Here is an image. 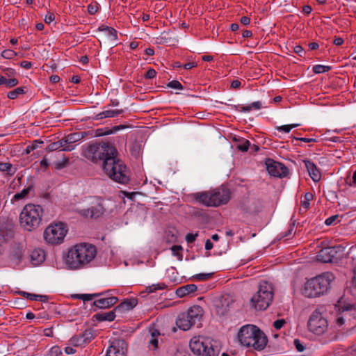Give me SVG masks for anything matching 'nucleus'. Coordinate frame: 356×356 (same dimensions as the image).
Returning a JSON list of instances; mask_svg holds the SVG:
<instances>
[{"mask_svg": "<svg viewBox=\"0 0 356 356\" xmlns=\"http://www.w3.org/2000/svg\"><path fill=\"white\" fill-rule=\"evenodd\" d=\"M97 255L96 247L90 243H77L70 248L65 257V262L70 270H79L90 266Z\"/></svg>", "mask_w": 356, "mask_h": 356, "instance_id": "f257e3e1", "label": "nucleus"}, {"mask_svg": "<svg viewBox=\"0 0 356 356\" xmlns=\"http://www.w3.org/2000/svg\"><path fill=\"white\" fill-rule=\"evenodd\" d=\"M238 339L242 346L252 347L257 350H264L268 343L266 335L254 325L241 327L238 332Z\"/></svg>", "mask_w": 356, "mask_h": 356, "instance_id": "f03ea898", "label": "nucleus"}, {"mask_svg": "<svg viewBox=\"0 0 356 356\" xmlns=\"http://www.w3.org/2000/svg\"><path fill=\"white\" fill-rule=\"evenodd\" d=\"M118 154L107 157L102 169L106 175L115 182L127 184L130 180V172L124 163L117 157Z\"/></svg>", "mask_w": 356, "mask_h": 356, "instance_id": "7ed1b4c3", "label": "nucleus"}, {"mask_svg": "<svg viewBox=\"0 0 356 356\" xmlns=\"http://www.w3.org/2000/svg\"><path fill=\"white\" fill-rule=\"evenodd\" d=\"M191 195L197 202L206 207H218L229 201L231 192L227 188L220 187L209 191L195 193Z\"/></svg>", "mask_w": 356, "mask_h": 356, "instance_id": "20e7f679", "label": "nucleus"}, {"mask_svg": "<svg viewBox=\"0 0 356 356\" xmlns=\"http://www.w3.org/2000/svg\"><path fill=\"white\" fill-rule=\"evenodd\" d=\"M334 280V275L325 272L309 280L305 284L303 294L307 298H316L326 293L330 288L331 282Z\"/></svg>", "mask_w": 356, "mask_h": 356, "instance_id": "39448f33", "label": "nucleus"}, {"mask_svg": "<svg viewBox=\"0 0 356 356\" xmlns=\"http://www.w3.org/2000/svg\"><path fill=\"white\" fill-rule=\"evenodd\" d=\"M118 154L114 146L109 143H89L83 149V155L94 163H100L102 166L107 157Z\"/></svg>", "mask_w": 356, "mask_h": 356, "instance_id": "423d86ee", "label": "nucleus"}, {"mask_svg": "<svg viewBox=\"0 0 356 356\" xmlns=\"http://www.w3.org/2000/svg\"><path fill=\"white\" fill-rule=\"evenodd\" d=\"M43 209L40 205L26 204L19 215L20 225L28 231L36 229L40 224Z\"/></svg>", "mask_w": 356, "mask_h": 356, "instance_id": "0eeeda50", "label": "nucleus"}, {"mask_svg": "<svg viewBox=\"0 0 356 356\" xmlns=\"http://www.w3.org/2000/svg\"><path fill=\"white\" fill-rule=\"evenodd\" d=\"M273 299V288L266 281H261L257 292L252 297L251 303L258 310H265L271 304Z\"/></svg>", "mask_w": 356, "mask_h": 356, "instance_id": "6e6552de", "label": "nucleus"}, {"mask_svg": "<svg viewBox=\"0 0 356 356\" xmlns=\"http://www.w3.org/2000/svg\"><path fill=\"white\" fill-rule=\"evenodd\" d=\"M203 316V309L200 306L191 307L186 312L181 313L176 321L177 327L184 331L199 323Z\"/></svg>", "mask_w": 356, "mask_h": 356, "instance_id": "1a4fd4ad", "label": "nucleus"}, {"mask_svg": "<svg viewBox=\"0 0 356 356\" xmlns=\"http://www.w3.org/2000/svg\"><path fill=\"white\" fill-rule=\"evenodd\" d=\"M190 348L193 353L202 356H217L219 352L209 339L201 337H194L191 339Z\"/></svg>", "mask_w": 356, "mask_h": 356, "instance_id": "9d476101", "label": "nucleus"}, {"mask_svg": "<svg viewBox=\"0 0 356 356\" xmlns=\"http://www.w3.org/2000/svg\"><path fill=\"white\" fill-rule=\"evenodd\" d=\"M65 224L62 222L49 225L44 232V238L53 245L61 243L67 234Z\"/></svg>", "mask_w": 356, "mask_h": 356, "instance_id": "9b49d317", "label": "nucleus"}, {"mask_svg": "<svg viewBox=\"0 0 356 356\" xmlns=\"http://www.w3.org/2000/svg\"><path fill=\"white\" fill-rule=\"evenodd\" d=\"M105 211L102 200L97 197H92L89 207L87 209H78L77 213L85 218H97L102 216Z\"/></svg>", "mask_w": 356, "mask_h": 356, "instance_id": "f8f14e48", "label": "nucleus"}, {"mask_svg": "<svg viewBox=\"0 0 356 356\" xmlns=\"http://www.w3.org/2000/svg\"><path fill=\"white\" fill-rule=\"evenodd\" d=\"M309 330L316 334H321L327 328V321L318 311H314L308 321Z\"/></svg>", "mask_w": 356, "mask_h": 356, "instance_id": "ddd939ff", "label": "nucleus"}, {"mask_svg": "<svg viewBox=\"0 0 356 356\" xmlns=\"http://www.w3.org/2000/svg\"><path fill=\"white\" fill-rule=\"evenodd\" d=\"M240 209L245 213L256 214L261 209V202L260 200L254 197H244L240 202Z\"/></svg>", "mask_w": 356, "mask_h": 356, "instance_id": "4468645a", "label": "nucleus"}, {"mask_svg": "<svg viewBox=\"0 0 356 356\" xmlns=\"http://www.w3.org/2000/svg\"><path fill=\"white\" fill-rule=\"evenodd\" d=\"M266 170L274 177H283L289 174V169L282 163L275 161L271 159H266Z\"/></svg>", "mask_w": 356, "mask_h": 356, "instance_id": "2eb2a0df", "label": "nucleus"}, {"mask_svg": "<svg viewBox=\"0 0 356 356\" xmlns=\"http://www.w3.org/2000/svg\"><path fill=\"white\" fill-rule=\"evenodd\" d=\"M341 249L340 245L322 248L317 254V260L323 263L332 262Z\"/></svg>", "mask_w": 356, "mask_h": 356, "instance_id": "dca6fc26", "label": "nucleus"}, {"mask_svg": "<svg viewBox=\"0 0 356 356\" xmlns=\"http://www.w3.org/2000/svg\"><path fill=\"white\" fill-rule=\"evenodd\" d=\"M127 343L123 339H115L108 347L106 356H126Z\"/></svg>", "mask_w": 356, "mask_h": 356, "instance_id": "f3484780", "label": "nucleus"}, {"mask_svg": "<svg viewBox=\"0 0 356 356\" xmlns=\"http://www.w3.org/2000/svg\"><path fill=\"white\" fill-rule=\"evenodd\" d=\"M355 312L354 307L348 304L343 306H339V314H337L336 318V323L339 325H342L345 323L348 320H350V317Z\"/></svg>", "mask_w": 356, "mask_h": 356, "instance_id": "a211bd4d", "label": "nucleus"}, {"mask_svg": "<svg viewBox=\"0 0 356 356\" xmlns=\"http://www.w3.org/2000/svg\"><path fill=\"white\" fill-rule=\"evenodd\" d=\"M14 235V225L11 220L0 219V238L6 241Z\"/></svg>", "mask_w": 356, "mask_h": 356, "instance_id": "6ab92c4d", "label": "nucleus"}, {"mask_svg": "<svg viewBox=\"0 0 356 356\" xmlns=\"http://www.w3.org/2000/svg\"><path fill=\"white\" fill-rule=\"evenodd\" d=\"M234 304V301L231 297L228 296H222L216 305L217 314L220 316L227 314Z\"/></svg>", "mask_w": 356, "mask_h": 356, "instance_id": "aec40b11", "label": "nucleus"}, {"mask_svg": "<svg viewBox=\"0 0 356 356\" xmlns=\"http://www.w3.org/2000/svg\"><path fill=\"white\" fill-rule=\"evenodd\" d=\"M137 304L138 300L136 298L126 299L115 307V311L118 314H122L126 311L132 309Z\"/></svg>", "mask_w": 356, "mask_h": 356, "instance_id": "412c9836", "label": "nucleus"}, {"mask_svg": "<svg viewBox=\"0 0 356 356\" xmlns=\"http://www.w3.org/2000/svg\"><path fill=\"white\" fill-rule=\"evenodd\" d=\"M305 164L312 180L315 182L318 181L321 179V174L316 165L312 161L308 160L305 161Z\"/></svg>", "mask_w": 356, "mask_h": 356, "instance_id": "4be33fe9", "label": "nucleus"}, {"mask_svg": "<svg viewBox=\"0 0 356 356\" xmlns=\"http://www.w3.org/2000/svg\"><path fill=\"white\" fill-rule=\"evenodd\" d=\"M118 301V298L115 296L104 298L95 300L94 305L100 309L108 308L117 303Z\"/></svg>", "mask_w": 356, "mask_h": 356, "instance_id": "5701e85b", "label": "nucleus"}, {"mask_svg": "<svg viewBox=\"0 0 356 356\" xmlns=\"http://www.w3.org/2000/svg\"><path fill=\"white\" fill-rule=\"evenodd\" d=\"M197 286L194 284H189L184 286H182L181 287H179L176 290V295L179 297L182 298L187 295H189L195 291H197Z\"/></svg>", "mask_w": 356, "mask_h": 356, "instance_id": "b1692460", "label": "nucleus"}, {"mask_svg": "<svg viewBox=\"0 0 356 356\" xmlns=\"http://www.w3.org/2000/svg\"><path fill=\"white\" fill-rule=\"evenodd\" d=\"M30 257L32 264L38 266L44 261L45 254L42 250L35 249L31 252Z\"/></svg>", "mask_w": 356, "mask_h": 356, "instance_id": "393cba45", "label": "nucleus"}, {"mask_svg": "<svg viewBox=\"0 0 356 356\" xmlns=\"http://www.w3.org/2000/svg\"><path fill=\"white\" fill-rule=\"evenodd\" d=\"M124 113L123 109L106 110L98 113L95 119L102 120L107 118H114Z\"/></svg>", "mask_w": 356, "mask_h": 356, "instance_id": "a878e982", "label": "nucleus"}, {"mask_svg": "<svg viewBox=\"0 0 356 356\" xmlns=\"http://www.w3.org/2000/svg\"><path fill=\"white\" fill-rule=\"evenodd\" d=\"M115 313L117 312L114 309L108 312L97 313L95 315V317L98 321H113L115 318Z\"/></svg>", "mask_w": 356, "mask_h": 356, "instance_id": "bb28decb", "label": "nucleus"}, {"mask_svg": "<svg viewBox=\"0 0 356 356\" xmlns=\"http://www.w3.org/2000/svg\"><path fill=\"white\" fill-rule=\"evenodd\" d=\"M99 30L101 31H104L106 36H107L112 41L116 40L118 38L117 31L112 27L102 25L99 27Z\"/></svg>", "mask_w": 356, "mask_h": 356, "instance_id": "cd10ccee", "label": "nucleus"}, {"mask_svg": "<svg viewBox=\"0 0 356 356\" xmlns=\"http://www.w3.org/2000/svg\"><path fill=\"white\" fill-rule=\"evenodd\" d=\"M262 104L261 102H254L252 103V104L248 106H242V105H238L236 106V108L238 111L241 112H250L252 108H254L255 110H259L261 108Z\"/></svg>", "mask_w": 356, "mask_h": 356, "instance_id": "c85d7f7f", "label": "nucleus"}, {"mask_svg": "<svg viewBox=\"0 0 356 356\" xmlns=\"http://www.w3.org/2000/svg\"><path fill=\"white\" fill-rule=\"evenodd\" d=\"M33 188L34 187L33 185H29L26 188H24L21 192L15 194L13 200L15 201H18L25 198L31 191H33Z\"/></svg>", "mask_w": 356, "mask_h": 356, "instance_id": "c756f323", "label": "nucleus"}, {"mask_svg": "<svg viewBox=\"0 0 356 356\" xmlns=\"http://www.w3.org/2000/svg\"><path fill=\"white\" fill-rule=\"evenodd\" d=\"M0 171L6 172L8 175L13 176L15 173L16 170L10 163L0 162Z\"/></svg>", "mask_w": 356, "mask_h": 356, "instance_id": "7c9ffc66", "label": "nucleus"}, {"mask_svg": "<svg viewBox=\"0 0 356 356\" xmlns=\"http://www.w3.org/2000/svg\"><path fill=\"white\" fill-rule=\"evenodd\" d=\"M27 91L26 87H19L15 88V90L10 91L7 97L10 99H15L18 97L19 95L25 94Z\"/></svg>", "mask_w": 356, "mask_h": 356, "instance_id": "2f4dec72", "label": "nucleus"}, {"mask_svg": "<svg viewBox=\"0 0 356 356\" xmlns=\"http://www.w3.org/2000/svg\"><path fill=\"white\" fill-rule=\"evenodd\" d=\"M167 287L164 283L154 284L146 287L145 292L151 293L156 291L157 290H163Z\"/></svg>", "mask_w": 356, "mask_h": 356, "instance_id": "473e14b6", "label": "nucleus"}, {"mask_svg": "<svg viewBox=\"0 0 356 356\" xmlns=\"http://www.w3.org/2000/svg\"><path fill=\"white\" fill-rule=\"evenodd\" d=\"M70 343L72 346H81L85 344L84 339L81 334H79L76 336H74L70 340Z\"/></svg>", "mask_w": 356, "mask_h": 356, "instance_id": "72a5a7b5", "label": "nucleus"}, {"mask_svg": "<svg viewBox=\"0 0 356 356\" xmlns=\"http://www.w3.org/2000/svg\"><path fill=\"white\" fill-rule=\"evenodd\" d=\"M61 145V151H72L74 149V145H71L67 141V136L58 140Z\"/></svg>", "mask_w": 356, "mask_h": 356, "instance_id": "f704fd0d", "label": "nucleus"}, {"mask_svg": "<svg viewBox=\"0 0 356 356\" xmlns=\"http://www.w3.org/2000/svg\"><path fill=\"white\" fill-rule=\"evenodd\" d=\"M313 198V195L311 193H306L305 194V200L301 201V206L305 209L304 211H306L309 207V201Z\"/></svg>", "mask_w": 356, "mask_h": 356, "instance_id": "c9c22d12", "label": "nucleus"}, {"mask_svg": "<svg viewBox=\"0 0 356 356\" xmlns=\"http://www.w3.org/2000/svg\"><path fill=\"white\" fill-rule=\"evenodd\" d=\"M330 70L331 67L327 65H316L313 67V72L315 74L324 73L330 71Z\"/></svg>", "mask_w": 356, "mask_h": 356, "instance_id": "e433bc0d", "label": "nucleus"}, {"mask_svg": "<svg viewBox=\"0 0 356 356\" xmlns=\"http://www.w3.org/2000/svg\"><path fill=\"white\" fill-rule=\"evenodd\" d=\"M81 138V136L80 133H73L67 136V141H68V143L71 145H73L74 143L79 140Z\"/></svg>", "mask_w": 356, "mask_h": 356, "instance_id": "4c0bfd02", "label": "nucleus"}, {"mask_svg": "<svg viewBox=\"0 0 356 356\" xmlns=\"http://www.w3.org/2000/svg\"><path fill=\"white\" fill-rule=\"evenodd\" d=\"M68 163L67 158H63L61 161H57L54 162V168L56 170H60L64 168Z\"/></svg>", "mask_w": 356, "mask_h": 356, "instance_id": "58836bf2", "label": "nucleus"}, {"mask_svg": "<svg viewBox=\"0 0 356 356\" xmlns=\"http://www.w3.org/2000/svg\"><path fill=\"white\" fill-rule=\"evenodd\" d=\"M140 146L138 143H134L130 149V152L132 156H134L135 158H138L140 154Z\"/></svg>", "mask_w": 356, "mask_h": 356, "instance_id": "ea45409f", "label": "nucleus"}, {"mask_svg": "<svg viewBox=\"0 0 356 356\" xmlns=\"http://www.w3.org/2000/svg\"><path fill=\"white\" fill-rule=\"evenodd\" d=\"M17 56V53L12 49H6L1 52V56L6 59H12Z\"/></svg>", "mask_w": 356, "mask_h": 356, "instance_id": "a19ab883", "label": "nucleus"}, {"mask_svg": "<svg viewBox=\"0 0 356 356\" xmlns=\"http://www.w3.org/2000/svg\"><path fill=\"white\" fill-rule=\"evenodd\" d=\"M159 334V332L156 330H154L152 332V339L149 341V343L152 345L154 349L158 347V340L156 338V337L158 336Z\"/></svg>", "mask_w": 356, "mask_h": 356, "instance_id": "79ce46f5", "label": "nucleus"}, {"mask_svg": "<svg viewBox=\"0 0 356 356\" xmlns=\"http://www.w3.org/2000/svg\"><path fill=\"white\" fill-rule=\"evenodd\" d=\"M298 126V124L282 125V126L277 127V129L279 131H284L285 133H289L293 128L297 127Z\"/></svg>", "mask_w": 356, "mask_h": 356, "instance_id": "37998d69", "label": "nucleus"}, {"mask_svg": "<svg viewBox=\"0 0 356 356\" xmlns=\"http://www.w3.org/2000/svg\"><path fill=\"white\" fill-rule=\"evenodd\" d=\"M43 142L40 140H35L31 145H28L26 149L25 152L26 154H29L31 151H33L36 148L38 147L39 144H42Z\"/></svg>", "mask_w": 356, "mask_h": 356, "instance_id": "c03bdc74", "label": "nucleus"}, {"mask_svg": "<svg viewBox=\"0 0 356 356\" xmlns=\"http://www.w3.org/2000/svg\"><path fill=\"white\" fill-rule=\"evenodd\" d=\"M84 339L85 344L88 343L92 339H93V334L90 330H86L83 333L81 334Z\"/></svg>", "mask_w": 356, "mask_h": 356, "instance_id": "a18cd8bd", "label": "nucleus"}, {"mask_svg": "<svg viewBox=\"0 0 356 356\" xmlns=\"http://www.w3.org/2000/svg\"><path fill=\"white\" fill-rule=\"evenodd\" d=\"M18 293L26 299H29L31 300H38V295L36 294L30 293L26 291H19Z\"/></svg>", "mask_w": 356, "mask_h": 356, "instance_id": "49530a36", "label": "nucleus"}, {"mask_svg": "<svg viewBox=\"0 0 356 356\" xmlns=\"http://www.w3.org/2000/svg\"><path fill=\"white\" fill-rule=\"evenodd\" d=\"M47 149L50 152L61 150L60 143L58 141L51 143L48 145Z\"/></svg>", "mask_w": 356, "mask_h": 356, "instance_id": "de8ad7c7", "label": "nucleus"}, {"mask_svg": "<svg viewBox=\"0 0 356 356\" xmlns=\"http://www.w3.org/2000/svg\"><path fill=\"white\" fill-rule=\"evenodd\" d=\"M167 86L174 89L181 90L183 88L182 85L177 80H173L169 82Z\"/></svg>", "mask_w": 356, "mask_h": 356, "instance_id": "09e8293b", "label": "nucleus"}, {"mask_svg": "<svg viewBox=\"0 0 356 356\" xmlns=\"http://www.w3.org/2000/svg\"><path fill=\"white\" fill-rule=\"evenodd\" d=\"M213 273H200L197 274L194 276V277L198 280H209L211 276Z\"/></svg>", "mask_w": 356, "mask_h": 356, "instance_id": "8fccbe9b", "label": "nucleus"}, {"mask_svg": "<svg viewBox=\"0 0 356 356\" xmlns=\"http://www.w3.org/2000/svg\"><path fill=\"white\" fill-rule=\"evenodd\" d=\"M197 236H198L197 233H195V234L188 233L186 234L185 239L188 243H193L195 241Z\"/></svg>", "mask_w": 356, "mask_h": 356, "instance_id": "3c124183", "label": "nucleus"}, {"mask_svg": "<svg viewBox=\"0 0 356 356\" xmlns=\"http://www.w3.org/2000/svg\"><path fill=\"white\" fill-rule=\"evenodd\" d=\"M249 146H250L249 140H245L243 142L242 144H240L237 146V149L242 152H246V151H248Z\"/></svg>", "mask_w": 356, "mask_h": 356, "instance_id": "603ef678", "label": "nucleus"}, {"mask_svg": "<svg viewBox=\"0 0 356 356\" xmlns=\"http://www.w3.org/2000/svg\"><path fill=\"white\" fill-rule=\"evenodd\" d=\"M339 215H334L329 217L327 218L325 221V223L326 225H332L336 220H338L339 222Z\"/></svg>", "mask_w": 356, "mask_h": 356, "instance_id": "864d4df0", "label": "nucleus"}, {"mask_svg": "<svg viewBox=\"0 0 356 356\" xmlns=\"http://www.w3.org/2000/svg\"><path fill=\"white\" fill-rule=\"evenodd\" d=\"M286 323V321L284 319H277L273 323V327L276 330L281 329L284 325Z\"/></svg>", "mask_w": 356, "mask_h": 356, "instance_id": "5fc2aeb1", "label": "nucleus"}, {"mask_svg": "<svg viewBox=\"0 0 356 356\" xmlns=\"http://www.w3.org/2000/svg\"><path fill=\"white\" fill-rule=\"evenodd\" d=\"M18 80L15 78L6 79L5 85L8 88H12L18 84Z\"/></svg>", "mask_w": 356, "mask_h": 356, "instance_id": "6e6d98bb", "label": "nucleus"}, {"mask_svg": "<svg viewBox=\"0 0 356 356\" xmlns=\"http://www.w3.org/2000/svg\"><path fill=\"white\" fill-rule=\"evenodd\" d=\"M1 70L8 77L13 76L16 74L15 70L13 68H10V67L1 68Z\"/></svg>", "mask_w": 356, "mask_h": 356, "instance_id": "4d7b16f0", "label": "nucleus"}, {"mask_svg": "<svg viewBox=\"0 0 356 356\" xmlns=\"http://www.w3.org/2000/svg\"><path fill=\"white\" fill-rule=\"evenodd\" d=\"M156 75V72L154 69H149L146 72L145 77L146 79H153Z\"/></svg>", "mask_w": 356, "mask_h": 356, "instance_id": "13d9d810", "label": "nucleus"}, {"mask_svg": "<svg viewBox=\"0 0 356 356\" xmlns=\"http://www.w3.org/2000/svg\"><path fill=\"white\" fill-rule=\"evenodd\" d=\"M98 10L97 5L90 4L88 6V11L90 15H95Z\"/></svg>", "mask_w": 356, "mask_h": 356, "instance_id": "bf43d9fd", "label": "nucleus"}, {"mask_svg": "<svg viewBox=\"0 0 356 356\" xmlns=\"http://www.w3.org/2000/svg\"><path fill=\"white\" fill-rule=\"evenodd\" d=\"M55 19V15L53 13H48V14L45 16L44 22L47 24H50Z\"/></svg>", "mask_w": 356, "mask_h": 356, "instance_id": "052dcab7", "label": "nucleus"}, {"mask_svg": "<svg viewBox=\"0 0 356 356\" xmlns=\"http://www.w3.org/2000/svg\"><path fill=\"white\" fill-rule=\"evenodd\" d=\"M293 51L300 56H302L305 54L303 48L300 45H296L293 47Z\"/></svg>", "mask_w": 356, "mask_h": 356, "instance_id": "680f3d73", "label": "nucleus"}, {"mask_svg": "<svg viewBox=\"0 0 356 356\" xmlns=\"http://www.w3.org/2000/svg\"><path fill=\"white\" fill-rule=\"evenodd\" d=\"M294 345H295L296 349L299 352H302L305 349L304 346L300 343V340H298V339H295L294 340Z\"/></svg>", "mask_w": 356, "mask_h": 356, "instance_id": "e2e57ef3", "label": "nucleus"}, {"mask_svg": "<svg viewBox=\"0 0 356 356\" xmlns=\"http://www.w3.org/2000/svg\"><path fill=\"white\" fill-rule=\"evenodd\" d=\"M99 296V294H82V296H81V297H83V301H88V300H91L93 299L94 297H96Z\"/></svg>", "mask_w": 356, "mask_h": 356, "instance_id": "0e129e2a", "label": "nucleus"}, {"mask_svg": "<svg viewBox=\"0 0 356 356\" xmlns=\"http://www.w3.org/2000/svg\"><path fill=\"white\" fill-rule=\"evenodd\" d=\"M293 229H294V225L293 224V225H290L288 231L286 232L284 234H283L282 237L284 238V237L290 236L292 234Z\"/></svg>", "mask_w": 356, "mask_h": 356, "instance_id": "69168bd1", "label": "nucleus"}, {"mask_svg": "<svg viewBox=\"0 0 356 356\" xmlns=\"http://www.w3.org/2000/svg\"><path fill=\"white\" fill-rule=\"evenodd\" d=\"M241 85V82L238 80V79H236V80H233L231 83V88L232 89H238L240 88Z\"/></svg>", "mask_w": 356, "mask_h": 356, "instance_id": "338daca9", "label": "nucleus"}, {"mask_svg": "<svg viewBox=\"0 0 356 356\" xmlns=\"http://www.w3.org/2000/svg\"><path fill=\"white\" fill-rule=\"evenodd\" d=\"M20 66L25 69H30L32 67V63L29 61L24 60L20 63Z\"/></svg>", "mask_w": 356, "mask_h": 356, "instance_id": "774afa93", "label": "nucleus"}]
</instances>
